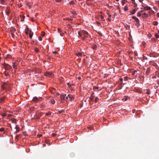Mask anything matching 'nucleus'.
<instances>
[{
	"label": "nucleus",
	"instance_id": "nucleus-34",
	"mask_svg": "<svg viewBox=\"0 0 159 159\" xmlns=\"http://www.w3.org/2000/svg\"><path fill=\"white\" fill-rule=\"evenodd\" d=\"M99 87H94L93 88V89H99Z\"/></svg>",
	"mask_w": 159,
	"mask_h": 159
},
{
	"label": "nucleus",
	"instance_id": "nucleus-51",
	"mask_svg": "<svg viewBox=\"0 0 159 159\" xmlns=\"http://www.w3.org/2000/svg\"><path fill=\"white\" fill-rule=\"evenodd\" d=\"M137 72V70H135L133 72V74H134L135 72Z\"/></svg>",
	"mask_w": 159,
	"mask_h": 159
},
{
	"label": "nucleus",
	"instance_id": "nucleus-60",
	"mask_svg": "<svg viewBox=\"0 0 159 159\" xmlns=\"http://www.w3.org/2000/svg\"><path fill=\"white\" fill-rule=\"evenodd\" d=\"M157 77L158 78H159V72L158 73V74L157 75Z\"/></svg>",
	"mask_w": 159,
	"mask_h": 159
},
{
	"label": "nucleus",
	"instance_id": "nucleus-3",
	"mask_svg": "<svg viewBox=\"0 0 159 159\" xmlns=\"http://www.w3.org/2000/svg\"><path fill=\"white\" fill-rule=\"evenodd\" d=\"M18 61L17 62V61H16V62H14L13 63V64L12 65V67H13V68L15 69H16L17 67H16V66L18 64Z\"/></svg>",
	"mask_w": 159,
	"mask_h": 159
},
{
	"label": "nucleus",
	"instance_id": "nucleus-36",
	"mask_svg": "<svg viewBox=\"0 0 159 159\" xmlns=\"http://www.w3.org/2000/svg\"><path fill=\"white\" fill-rule=\"evenodd\" d=\"M7 115L6 114H5V113H4V114H3L2 115V116H3V117H5V116H6Z\"/></svg>",
	"mask_w": 159,
	"mask_h": 159
},
{
	"label": "nucleus",
	"instance_id": "nucleus-21",
	"mask_svg": "<svg viewBox=\"0 0 159 159\" xmlns=\"http://www.w3.org/2000/svg\"><path fill=\"white\" fill-rule=\"evenodd\" d=\"M155 36L157 38H159V34H155Z\"/></svg>",
	"mask_w": 159,
	"mask_h": 159
},
{
	"label": "nucleus",
	"instance_id": "nucleus-7",
	"mask_svg": "<svg viewBox=\"0 0 159 159\" xmlns=\"http://www.w3.org/2000/svg\"><path fill=\"white\" fill-rule=\"evenodd\" d=\"M82 33L84 35L85 37L87 36L88 33V32L85 30H82Z\"/></svg>",
	"mask_w": 159,
	"mask_h": 159
},
{
	"label": "nucleus",
	"instance_id": "nucleus-18",
	"mask_svg": "<svg viewBox=\"0 0 159 159\" xmlns=\"http://www.w3.org/2000/svg\"><path fill=\"white\" fill-rule=\"evenodd\" d=\"M143 16L144 17H147L148 16V14H146V13H144L143 14Z\"/></svg>",
	"mask_w": 159,
	"mask_h": 159
},
{
	"label": "nucleus",
	"instance_id": "nucleus-44",
	"mask_svg": "<svg viewBox=\"0 0 159 159\" xmlns=\"http://www.w3.org/2000/svg\"><path fill=\"white\" fill-rule=\"evenodd\" d=\"M119 80L120 81H123V79L122 78H120L119 79Z\"/></svg>",
	"mask_w": 159,
	"mask_h": 159
},
{
	"label": "nucleus",
	"instance_id": "nucleus-20",
	"mask_svg": "<svg viewBox=\"0 0 159 159\" xmlns=\"http://www.w3.org/2000/svg\"><path fill=\"white\" fill-rule=\"evenodd\" d=\"M76 55L78 56H81L82 55V53L80 52L76 54Z\"/></svg>",
	"mask_w": 159,
	"mask_h": 159
},
{
	"label": "nucleus",
	"instance_id": "nucleus-30",
	"mask_svg": "<svg viewBox=\"0 0 159 159\" xmlns=\"http://www.w3.org/2000/svg\"><path fill=\"white\" fill-rule=\"evenodd\" d=\"M34 51L36 52H38L39 51V49L37 48H35L34 49Z\"/></svg>",
	"mask_w": 159,
	"mask_h": 159
},
{
	"label": "nucleus",
	"instance_id": "nucleus-43",
	"mask_svg": "<svg viewBox=\"0 0 159 159\" xmlns=\"http://www.w3.org/2000/svg\"><path fill=\"white\" fill-rule=\"evenodd\" d=\"M56 134H55L52 133V136L53 137H54L56 136Z\"/></svg>",
	"mask_w": 159,
	"mask_h": 159
},
{
	"label": "nucleus",
	"instance_id": "nucleus-27",
	"mask_svg": "<svg viewBox=\"0 0 159 159\" xmlns=\"http://www.w3.org/2000/svg\"><path fill=\"white\" fill-rule=\"evenodd\" d=\"M4 73L6 76H7L8 75V73L6 71H4Z\"/></svg>",
	"mask_w": 159,
	"mask_h": 159
},
{
	"label": "nucleus",
	"instance_id": "nucleus-50",
	"mask_svg": "<svg viewBox=\"0 0 159 159\" xmlns=\"http://www.w3.org/2000/svg\"><path fill=\"white\" fill-rule=\"evenodd\" d=\"M70 4H73V1H71L70 2Z\"/></svg>",
	"mask_w": 159,
	"mask_h": 159
},
{
	"label": "nucleus",
	"instance_id": "nucleus-64",
	"mask_svg": "<svg viewBox=\"0 0 159 159\" xmlns=\"http://www.w3.org/2000/svg\"><path fill=\"white\" fill-rule=\"evenodd\" d=\"M22 17L24 19L25 18V16H22Z\"/></svg>",
	"mask_w": 159,
	"mask_h": 159
},
{
	"label": "nucleus",
	"instance_id": "nucleus-56",
	"mask_svg": "<svg viewBox=\"0 0 159 159\" xmlns=\"http://www.w3.org/2000/svg\"><path fill=\"white\" fill-rule=\"evenodd\" d=\"M7 56V57L8 58H10L11 57V56L10 55H8Z\"/></svg>",
	"mask_w": 159,
	"mask_h": 159
},
{
	"label": "nucleus",
	"instance_id": "nucleus-49",
	"mask_svg": "<svg viewBox=\"0 0 159 159\" xmlns=\"http://www.w3.org/2000/svg\"><path fill=\"white\" fill-rule=\"evenodd\" d=\"M94 94V93H93L91 94V96L92 97H94L93 96V95Z\"/></svg>",
	"mask_w": 159,
	"mask_h": 159
},
{
	"label": "nucleus",
	"instance_id": "nucleus-2",
	"mask_svg": "<svg viewBox=\"0 0 159 159\" xmlns=\"http://www.w3.org/2000/svg\"><path fill=\"white\" fill-rule=\"evenodd\" d=\"M58 32L61 36H62L65 33H66L64 30H58Z\"/></svg>",
	"mask_w": 159,
	"mask_h": 159
},
{
	"label": "nucleus",
	"instance_id": "nucleus-9",
	"mask_svg": "<svg viewBox=\"0 0 159 159\" xmlns=\"http://www.w3.org/2000/svg\"><path fill=\"white\" fill-rule=\"evenodd\" d=\"M5 97H3L2 98L0 99V103H1L3 102L4 101L5 99Z\"/></svg>",
	"mask_w": 159,
	"mask_h": 159
},
{
	"label": "nucleus",
	"instance_id": "nucleus-4",
	"mask_svg": "<svg viewBox=\"0 0 159 159\" xmlns=\"http://www.w3.org/2000/svg\"><path fill=\"white\" fill-rule=\"evenodd\" d=\"M15 129H16V131L15 132V134H16L17 133L19 132L20 131V127L18 125H16L15 127Z\"/></svg>",
	"mask_w": 159,
	"mask_h": 159
},
{
	"label": "nucleus",
	"instance_id": "nucleus-23",
	"mask_svg": "<svg viewBox=\"0 0 159 159\" xmlns=\"http://www.w3.org/2000/svg\"><path fill=\"white\" fill-rule=\"evenodd\" d=\"M5 129L3 128H0V132H2L4 131Z\"/></svg>",
	"mask_w": 159,
	"mask_h": 159
},
{
	"label": "nucleus",
	"instance_id": "nucleus-35",
	"mask_svg": "<svg viewBox=\"0 0 159 159\" xmlns=\"http://www.w3.org/2000/svg\"><path fill=\"white\" fill-rule=\"evenodd\" d=\"M41 106L43 108L45 107V105L43 104L42 103L41 104Z\"/></svg>",
	"mask_w": 159,
	"mask_h": 159
},
{
	"label": "nucleus",
	"instance_id": "nucleus-17",
	"mask_svg": "<svg viewBox=\"0 0 159 159\" xmlns=\"http://www.w3.org/2000/svg\"><path fill=\"white\" fill-rule=\"evenodd\" d=\"M146 93L148 94H150V90L149 89L146 90Z\"/></svg>",
	"mask_w": 159,
	"mask_h": 159
},
{
	"label": "nucleus",
	"instance_id": "nucleus-5",
	"mask_svg": "<svg viewBox=\"0 0 159 159\" xmlns=\"http://www.w3.org/2000/svg\"><path fill=\"white\" fill-rule=\"evenodd\" d=\"M39 100V99L37 98L36 97H34L32 99V101L34 102L38 101Z\"/></svg>",
	"mask_w": 159,
	"mask_h": 159
},
{
	"label": "nucleus",
	"instance_id": "nucleus-53",
	"mask_svg": "<svg viewBox=\"0 0 159 159\" xmlns=\"http://www.w3.org/2000/svg\"><path fill=\"white\" fill-rule=\"evenodd\" d=\"M69 97V96H68L67 97H66V98L65 97V100H66V99H67Z\"/></svg>",
	"mask_w": 159,
	"mask_h": 159
},
{
	"label": "nucleus",
	"instance_id": "nucleus-13",
	"mask_svg": "<svg viewBox=\"0 0 159 159\" xmlns=\"http://www.w3.org/2000/svg\"><path fill=\"white\" fill-rule=\"evenodd\" d=\"M152 24L154 25H157L158 24V22L156 21H153L152 22Z\"/></svg>",
	"mask_w": 159,
	"mask_h": 159
},
{
	"label": "nucleus",
	"instance_id": "nucleus-14",
	"mask_svg": "<svg viewBox=\"0 0 159 159\" xmlns=\"http://www.w3.org/2000/svg\"><path fill=\"white\" fill-rule=\"evenodd\" d=\"M34 107H32L30 108V112H32L34 110Z\"/></svg>",
	"mask_w": 159,
	"mask_h": 159
},
{
	"label": "nucleus",
	"instance_id": "nucleus-57",
	"mask_svg": "<svg viewBox=\"0 0 159 159\" xmlns=\"http://www.w3.org/2000/svg\"><path fill=\"white\" fill-rule=\"evenodd\" d=\"M108 20L109 21H111V19L110 18H108Z\"/></svg>",
	"mask_w": 159,
	"mask_h": 159
},
{
	"label": "nucleus",
	"instance_id": "nucleus-26",
	"mask_svg": "<svg viewBox=\"0 0 159 159\" xmlns=\"http://www.w3.org/2000/svg\"><path fill=\"white\" fill-rule=\"evenodd\" d=\"M128 7L127 6H125L124 7V10L125 11H127L128 10Z\"/></svg>",
	"mask_w": 159,
	"mask_h": 159
},
{
	"label": "nucleus",
	"instance_id": "nucleus-12",
	"mask_svg": "<svg viewBox=\"0 0 159 159\" xmlns=\"http://www.w3.org/2000/svg\"><path fill=\"white\" fill-rule=\"evenodd\" d=\"M151 8L150 7H148V6L145 7H144V10L146 11H147L148 10H150Z\"/></svg>",
	"mask_w": 159,
	"mask_h": 159
},
{
	"label": "nucleus",
	"instance_id": "nucleus-19",
	"mask_svg": "<svg viewBox=\"0 0 159 159\" xmlns=\"http://www.w3.org/2000/svg\"><path fill=\"white\" fill-rule=\"evenodd\" d=\"M45 33L44 32H43V31H42L41 33V35L42 37H44L45 35Z\"/></svg>",
	"mask_w": 159,
	"mask_h": 159
},
{
	"label": "nucleus",
	"instance_id": "nucleus-28",
	"mask_svg": "<svg viewBox=\"0 0 159 159\" xmlns=\"http://www.w3.org/2000/svg\"><path fill=\"white\" fill-rule=\"evenodd\" d=\"M147 35H148V36L149 38H151L152 37V36L151 34L150 33H148V34Z\"/></svg>",
	"mask_w": 159,
	"mask_h": 159
},
{
	"label": "nucleus",
	"instance_id": "nucleus-25",
	"mask_svg": "<svg viewBox=\"0 0 159 159\" xmlns=\"http://www.w3.org/2000/svg\"><path fill=\"white\" fill-rule=\"evenodd\" d=\"M99 98H98V97H96L95 98V102H97L98 101V100Z\"/></svg>",
	"mask_w": 159,
	"mask_h": 159
},
{
	"label": "nucleus",
	"instance_id": "nucleus-29",
	"mask_svg": "<svg viewBox=\"0 0 159 159\" xmlns=\"http://www.w3.org/2000/svg\"><path fill=\"white\" fill-rule=\"evenodd\" d=\"M38 39H39V40L40 41H41L42 40V37H41V36H39V38H38Z\"/></svg>",
	"mask_w": 159,
	"mask_h": 159
},
{
	"label": "nucleus",
	"instance_id": "nucleus-55",
	"mask_svg": "<svg viewBox=\"0 0 159 159\" xmlns=\"http://www.w3.org/2000/svg\"><path fill=\"white\" fill-rule=\"evenodd\" d=\"M25 33L27 34H28V32L27 31H25Z\"/></svg>",
	"mask_w": 159,
	"mask_h": 159
},
{
	"label": "nucleus",
	"instance_id": "nucleus-46",
	"mask_svg": "<svg viewBox=\"0 0 159 159\" xmlns=\"http://www.w3.org/2000/svg\"><path fill=\"white\" fill-rule=\"evenodd\" d=\"M128 97H125V101H126L127 100V99H128Z\"/></svg>",
	"mask_w": 159,
	"mask_h": 159
},
{
	"label": "nucleus",
	"instance_id": "nucleus-38",
	"mask_svg": "<svg viewBox=\"0 0 159 159\" xmlns=\"http://www.w3.org/2000/svg\"><path fill=\"white\" fill-rule=\"evenodd\" d=\"M78 34L80 36H82V33L81 32H78Z\"/></svg>",
	"mask_w": 159,
	"mask_h": 159
},
{
	"label": "nucleus",
	"instance_id": "nucleus-63",
	"mask_svg": "<svg viewBox=\"0 0 159 159\" xmlns=\"http://www.w3.org/2000/svg\"><path fill=\"white\" fill-rule=\"evenodd\" d=\"M135 111V110H133V111H133V113H134V111Z\"/></svg>",
	"mask_w": 159,
	"mask_h": 159
},
{
	"label": "nucleus",
	"instance_id": "nucleus-41",
	"mask_svg": "<svg viewBox=\"0 0 159 159\" xmlns=\"http://www.w3.org/2000/svg\"><path fill=\"white\" fill-rule=\"evenodd\" d=\"M52 53L53 54H56L57 53V52L56 51H55L52 52Z\"/></svg>",
	"mask_w": 159,
	"mask_h": 159
},
{
	"label": "nucleus",
	"instance_id": "nucleus-45",
	"mask_svg": "<svg viewBox=\"0 0 159 159\" xmlns=\"http://www.w3.org/2000/svg\"><path fill=\"white\" fill-rule=\"evenodd\" d=\"M19 137V136L18 135H16V137H15V139H17Z\"/></svg>",
	"mask_w": 159,
	"mask_h": 159
},
{
	"label": "nucleus",
	"instance_id": "nucleus-48",
	"mask_svg": "<svg viewBox=\"0 0 159 159\" xmlns=\"http://www.w3.org/2000/svg\"><path fill=\"white\" fill-rule=\"evenodd\" d=\"M133 13H132V14H134L136 12V11L135 9L133 10Z\"/></svg>",
	"mask_w": 159,
	"mask_h": 159
},
{
	"label": "nucleus",
	"instance_id": "nucleus-54",
	"mask_svg": "<svg viewBox=\"0 0 159 159\" xmlns=\"http://www.w3.org/2000/svg\"><path fill=\"white\" fill-rule=\"evenodd\" d=\"M97 32L99 34H100L101 35V34L99 32V30H98V31H97Z\"/></svg>",
	"mask_w": 159,
	"mask_h": 159
},
{
	"label": "nucleus",
	"instance_id": "nucleus-24",
	"mask_svg": "<svg viewBox=\"0 0 159 159\" xmlns=\"http://www.w3.org/2000/svg\"><path fill=\"white\" fill-rule=\"evenodd\" d=\"M68 96H69V98H70V100L71 99L73 98V96H71V95L70 94L68 95Z\"/></svg>",
	"mask_w": 159,
	"mask_h": 159
},
{
	"label": "nucleus",
	"instance_id": "nucleus-32",
	"mask_svg": "<svg viewBox=\"0 0 159 159\" xmlns=\"http://www.w3.org/2000/svg\"><path fill=\"white\" fill-rule=\"evenodd\" d=\"M93 98H94V97H91V96H90L89 97V99L91 101L93 100Z\"/></svg>",
	"mask_w": 159,
	"mask_h": 159
},
{
	"label": "nucleus",
	"instance_id": "nucleus-61",
	"mask_svg": "<svg viewBox=\"0 0 159 159\" xmlns=\"http://www.w3.org/2000/svg\"><path fill=\"white\" fill-rule=\"evenodd\" d=\"M157 84H159V80L157 81Z\"/></svg>",
	"mask_w": 159,
	"mask_h": 159
},
{
	"label": "nucleus",
	"instance_id": "nucleus-62",
	"mask_svg": "<svg viewBox=\"0 0 159 159\" xmlns=\"http://www.w3.org/2000/svg\"><path fill=\"white\" fill-rule=\"evenodd\" d=\"M111 16V15H109V17H110Z\"/></svg>",
	"mask_w": 159,
	"mask_h": 159
},
{
	"label": "nucleus",
	"instance_id": "nucleus-52",
	"mask_svg": "<svg viewBox=\"0 0 159 159\" xmlns=\"http://www.w3.org/2000/svg\"><path fill=\"white\" fill-rule=\"evenodd\" d=\"M122 3H123V4L124 5L125 2H124V0H123L122 1Z\"/></svg>",
	"mask_w": 159,
	"mask_h": 159
},
{
	"label": "nucleus",
	"instance_id": "nucleus-8",
	"mask_svg": "<svg viewBox=\"0 0 159 159\" xmlns=\"http://www.w3.org/2000/svg\"><path fill=\"white\" fill-rule=\"evenodd\" d=\"M52 75V73L50 72H48L46 73L45 75L47 76H49Z\"/></svg>",
	"mask_w": 159,
	"mask_h": 159
},
{
	"label": "nucleus",
	"instance_id": "nucleus-11",
	"mask_svg": "<svg viewBox=\"0 0 159 159\" xmlns=\"http://www.w3.org/2000/svg\"><path fill=\"white\" fill-rule=\"evenodd\" d=\"M150 68H148L147 69L146 71V73L147 75H148L149 74V73H150Z\"/></svg>",
	"mask_w": 159,
	"mask_h": 159
},
{
	"label": "nucleus",
	"instance_id": "nucleus-59",
	"mask_svg": "<svg viewBox=\"0 0 159 159\" xmlns=\"http://www.w3.org/2000/svg\"><path fill=\"white\" fill-rule=\"evenodd\" d=\"M137 22H139V20L138 19V18H137Z\"/></svg>",
	"mask_w": 159,
	"mask_h": 159
},
{
	"label": "nucleus",
	"instance_id": "nucleus-39",
	"mask_svg": "<svg viewBox=\"0 0 159 159\" xmlns=\"http://www.w3.org/2000/svg\"><path fill=\"white\" fill-rule=\"evenodd\" d=\"M67 84L68 85V87H71V85L69 83H67Z\"/></svg>",
	"mask_w": 159,
	"mask_h": 159
},
{
	"label": "nucleus",
	"instance_id": "nucleus-22",
	"mask_svg": "<svg viewBox=\"0 0 159 159\" xmlns=\"http://www.w3.org/2000/svg\"><path fill=\"white\" fill-rule=\"evenodd\" d=\"M51 114V113L50 112H49L47 113H46V116H50Z\"/></svg>",
	"mask_w": 159,
	"mask_h": 159
},
{
	"label": "nucleus",
	"instance_id": "nucleus-6",
	"mask_svg": "<svg viewBox=\"0 0 159 159\" xmlns=\"http://www.w3.org/2000/svg\"><path fill=\"white\" fill-rule=\"evenodd\" d=\"M66 96V94H61L60 95V97L61 100H65V97Z\"/></svg>",
	"mask_w": 159,
	"mask_h": 159
},
{
	"label": "nucleus",
	"instance_id": "nucleus-47",
	"mask_svg": "<svg viewBox=\"0 0 159 159\" xmlns=\"http://www.w3.org/2000/svg\"><path fill=\"white\" fill-rule=\"evenodd\" d=\"M157 16L159 18V13H157Z\"/></svg>",
	"mask_w": 159,
	"mask_h": 159
},
{
	"label": "nucleus",
	"instance_id": "nucleus-31",
	"mask_svg": "<svg viewBox=\"0 0 159 159\" xmlns=\"http://www.w3.org/2000/svg\"><path fill=\"white\" fill-rule=\"evenodd\" d=\"M141 16V14L140 13L138 12V13H137V16L140 17Z\"/></svg>",
	"mask_w": 159,
	"mask_h": 159
},
{
	"label": "nucleus",
	"instance_id": "nucleus-37",
	"mask_svg": "<svg viewBox=\"0 0 159 159\" xmlns=\"http://www.w3.org/2000/svg\"><path fill=\"white\" fill-rule=\"evenodd\" d=\"M55 1L57 2H62L63 0H55Z\"/></svg>",
	"mask_w": 159,
	"mask_h": 159
},
{
	"label": "nucleus",
	"instance_id": "nucleus-16",
	"mask_svg": "<svg viewBox=\"0 0 159 159\" xmlns=\"http://www.w3.org/2000/svg\"><path fill=\"white\" fill-rule=\"evenodd\" d=\"M11 34L12 38H14V34L13 31H15V30H11Z\"/></svg>",
	"mask_w": 159,
	"mask_h": 159
},
{
	"label": "nucleus",
	"instance_id": "nucleus-58",
	"mask_svg": "<svg viewBox=\"0 0 159 159\" xmlns=\"http://www.w3.org/2000/svg\"><path fill=\"white\" fill-rule=\"evenodd\" d=\"M65 19L67 20H72L71 19H69V18H66V19Z\"/></svg>",
	"mask_w": 159,
	"mask_h": 159
},
{
	"label": "nucleus",
	"instance_id": "nucleus-10",
	"mask_svg": "<svg viewBox=\"0 0 159 159\" xmlns=\"http://www.w3.org/2000/svg\"><path fill=\"white\" fill-rule=\"evenodd\" d=\"M33 34V33L32 32L31 30H30V33L29 34V37L30 39L32 38V36Z\"/></svg>",
	"mask_w": 159,
	"mask_h": 159
},
{
	"label": "nucleus",
	"instance_id": "nucleus-42",
	"mask_svg": "<svg viewBox=\"0 0 159 159\" xmlns=\"http://www.w3.org/2000/svg\"><path fill=\"white\" fill-rule=\"evenodd\" d=\"M46 143H47L49 144L50 143V142L48 140H47V141L46 142Z\"/></svg>",
	"mask_w": 159,
	"mask_h": 159
},
{
	"label": "nucleus",
	"instance_id": "nucleus-15",
	"mask_svg": "<svg viewBox=\"0 0 159 159\" xmlns=\"http://www.w3.org/2000/svg\"><path fill=\"white\" fill-rule=\"evenodd\" d=\"M50 101L51 102L52 104H54L55 103V101L53 99H51Z\"/></svg>",
	"mask_w": 159,
	"mask_h": 159
},
{
	"label": "nucleus",
	"instance_id": "nucleus-40",
	"mask_svg": "<svg viewBox=\"0 0 159 159\" xmlns=\"http://www.w3.org/2000/svg\"><path fill=\"white\" fill-rule=\"evenodd\" d=\"M63 111H59L58 112V114H60L61 113H62V112Z\"/></svg>",
	"mask_w": 159,
	"mask_h": 159
},
{
	"label": "nucleus",
	"instance_id": "nucleus-1",
	"mask_svg": "<svg viewBox=\"0 0 159 159\" xmlns=\"http://www.w3.org/2000/svg\"><path fill=\"white\" fill-rule=\"evenodd\" d=\"M3 65L4 67V68L6 70H9L12 68V67L11 66L5 63H4L3 64Z\"/></svg>",
	"mask_w": 159,
	"mask_h": 159
},
{
	"label": "nucleus",
	"instance_id": "nucleus-33",
	"mask_svg": "<svg viewBox=\"0 0 159 159\" xmlns=\"http://www.w3.org/2000/svg\"><path fill=\"white\" fill-rule=\"evenodd\" d=\"M100 17L101 19V20H102V21H103L104 20V17H103L102 16V15H101L100 16Z\"/></svg>",
	"mask_w": 159,
	"mask_h": 159
}]
</instances>
